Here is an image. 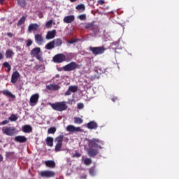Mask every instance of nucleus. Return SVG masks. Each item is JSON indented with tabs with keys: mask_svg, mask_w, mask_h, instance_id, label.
I'll list each match as a JSON object with an SVG mask.
<instances>
[{
	"mask_svg": "<svg viewBox=\"0 0 179 179\" xmlns=\"http://www.w3.org/2000/svg\"><path fill=\"white\" fill-rule=\"evenodd\" d=\"M4 1L5 0H0V4H2Z\"/></svg>",
	"mask_w": 179,
	"mask_h": 179,
	"instance_id": "54",
	"label": "nucleus"
},
{
	"mask_svg": "<svg viewBox=\"0 0 179 179\" xmlns=\"http://www.w3.org/2000/svg\"><path fill=\"white\" fill-rule=\"evenodd\" d=\"M47 89L50 91H57L59 90L61 87L58 84L51 83L46 86Z\"/></svg>",
	"mask_w": 179,
	"mask_h": 179,
	"instance_id": "14",
	"label": "nucleus"
},
{
	"mask_svg": "<svg viewBox=\"0 0 179 179\" xmlns=\"http://www.w3.org/2000/svg\"><path fill=\"white\" fill-rule=\"evenodd\" d=\"M30 55L31 56V57L36 58L39 62L43 61V52L41 50V48L39 47H36L33 48L30 52Z\"/></svg>",
	"mask_w": 179,
	"mask_h": 179,
	"instance_id": "1",
	"label": "nucleus"
},
{
	"mask_svg": "<svg viewBox=\"0 0 179 179\" xmlns=\"http://www.w3.org/2000/svg\"><path fill=\"white\" fill-rule=\"evenodd\" d=\"M3 59V53L0 52V60H1Z\"/></svg>",
	"mask_w": 179,
	"mask_h": 179,
	"instance_id": "51",
	"label": "nucleus"
},
{
	"mask_svg": "<svg viewBox=\"0 0 179 179\" xmlns=\"http://www.w3.org/2000/svg\"><path fill=\"white\" fill-rule=\"evenodd\" d=\"M20 75L19 72L17 71H14L12 73V76H11V83L15 84L18 80V79L20 78Z\"/></svg>",
	"mask_w": 179,
	"mask_h": 179,
	"instance_id": "13",
	"label": "nucleus"
},
{
	"mask_svg": "<svg viewBox=\"0 0 179 179\" xmlns=\"http://www.w3.org/2000/svg\"><path fill=\"white\" fill-rule=\"evenodd\" d=\"M87 127L89 129H96L98 128V123H96V122H95L94 120H92L91 122H89L87 124Z\"/></svg>",
	"mask_w": 179,
	"mask_h": 179,
	"instance_id": "15",
	"label": "nucleus"
},
{
	"mask_svg": "<svg viewBox=\"0 0 179 179\" xmlns=\"http://www.w3.org/2000/svg\"><path fill=\"white\" fill-rule=\"evenodd\" d=\"M7 36L9 37V38H12L13 36V34L12 32H8L7 33Z\"/></svg>",
	"mask_w": 179,
	"mask_h": 179,
	"instance_id": "49",
	"label": "nucleus"
},
{
	"mask_svg": "<svg viewBox=\"0 0 179 179\" xmlns=\"http://www.w3.org/2000/svg\"><path fill=\"white\" fill-rule=\"evenodd\" d=\"M84 108V104L83 103H78V109L81 110Z\"/></svg>",
	"mask_w": 179,
	"mask_h": 179,
	"instance_id": "45",
	"label": "nucleus"
},
{
	"mask_svg": "<svg viewBox=\"0 0 179 179\" xmlns=\"http://www.w3.org/2000/svg\"><path fill=\"white\" fill-rule=\"evenodd\" d=\"M90 174L92 176H94L95 175V170L94 168H91L90 169Z\"/></svg>",
	"mask_w": 179,
	"mask_h": 179,
	"instance_id": "44",
	"label": "nucleus"
},
{
	"mask_svg": "<svg viewBox=\"0 0 179 179\" xmlns=\"http://www.w3.org/2000/svg\"><path fill=\"white\" fill-rule=\"evenodd\" d=\"M75 20V16L73 15H68L64 17V22L66 24H71Z\"/></svg>",
	"mask_w": 179,
	"mask_h": 179,
	"instance_id": "17",
	"label": "nucleus"
},
{
	"mask_svg": "<svg viewBox=\"0 0 179 179\" xmlns=\"http://www.w3.org/2000/svg\"><path fill=\"white\" fill-rule=\"evenodd\" d=\"M78 41V38H77V39H71V40L68 41L67 43L69 44H73V43H76Z\"/></svg>",
	"mask_w": 179,
	"mask_h": 179,
	"instance_id": "43",
	"label": "nucleus"
},
{
	"mask_svg": "<svg viewBox=\"0 0 179 179\" xmlns=\"http://www.w3.org/2000/svg\"><path fill=\"white\" fill-rule=\"evenodd\" d=\"M98 3L99 5L103 6L105 3L104 0H99Z\"/></svg>",
	"mask_w": 179,
	"mask_h": 179,
	"instance_id": "48",
	"label": "nucleus"
},
{
	"mask_svg": "<svg viewBox=\"0 0 179 179\" xmlns=\"http://www.w3.org/2000/svg\"><path fill=\"white\" fill-rule=\"evenodd\" d=\"M14 154V152H6V157H10Z\"/></svg>",
	"mask_w": 179,
	"mask_h": 179,
	"instance_id": "50",
	"label": "nucleus"
},
{
	"mask_svg": "<svg viewBox=\"0 0 179 179\" xmlns=\"http://www.w3.org/2000/svg\"><path fill=\"white\" fill-rule=\"evenodd\" d=\"M56 173L54 171H45L40 173V176L43 178H53Z\"/></svg>",
	"mask_w": 179,
	"mask_h": 179,
	"instance_id": "10",
	"label": "nucleus"
},
{
	"mask_svg": "<svg viewBox=\"0 0 179 179\" xmlns=\"http://www.w3.org/2000/svg\"><path fill=\"white\" fill-rule=\"evenodd\" d=\"M92 161L91 159V158H85V159L84 160V164L86 166H89L92 164Z\"/></svg>",
	"mask_w": 179,
	"mask_h": 179,
	"instance_id": "36",
	"label": "nucleus"
},
{
	"mask_svg": "<svg viewBox=\"0 0 179 179\" xmlns=\"http://www.w3.org/2000/svg\"><path fill=\"white\" fill-rule=\"evenodd\" d=\"M15 141L20 143H23L27 141V138H26L25 136H16L15 137Z\"/></svg>",
	"mask_w": 179,
	"mask_h": 179,
	"instance_id": "20",
	"label": "nucleus"
},
{
	"mask_svg": "<svg viewBox=\"0 0 179 179\" xmlns=\"http://www.w3.org/2000/svg\"><path fill=\"white\" fill-rule=\"evenodd\" d=\"M90 50L92 52V54L95 56L102 55L106 51V49L103 46L99 47H90Z\"/></svg>",
	"mask_w": 179,
	"mask_h": 179,
	"instance_id": "4",
	"label": "nucleus"
},
{
	"mask_svg": "<svg viewBox=\"0 0 179 179\" xmlns=\"http://www.w3.org/2000/svg\"><path fill=\"white\" fill-rule=\"evenodd\" d=\"M56 131H57V129H56V127H50L49 129H48V133L49 134H54L55 132H56Z\"/></svg>",
	"mask_w": 179,
	"mask_h": 179,
	"instance_id": "35",
	"label": "nucleus"
},
{
	"mask_svg": "<svg viewBox=\"0 0 179 179\" xmlns=\"http://www.w3.org/2000/svg\"><path fill=\"white\" fill-rule=\"evenodd\" d=\"M101 143V140H99V138H92L91 140H89V146L91 148H99L103 149V147H101L100 143Z\"/></svg>",
	"mask_w": 179,
	"mask_h": 179,
	"instance_id": "6",
	"label": "nucleus"
},
{
	"mask_svg": "<svg viewBox=\"0 0 179 179\" xmlns=\"http://www.w3.org/2000/svg\"><path fill=\"white\" fill-rule=\"evenodd\" d=\"M99 154V150L96 148H88L87 155L90 157H95Z\"/></svg>",
	"mask_w": 179,
	"mask_h": 179,
	"instance_id": "12",
	"label": "nucleus"
},
{
	"mask_svg": "<svg viewBox=\"0 0 179 179\" xmlns=\"http://www.w3.org/2000/svg\"><path fill=\"white\" fill-rule=\"evenodd\" d=\"M78 19H80L82 21H85L86 20V15L82 14L78 16Z\"/></svg>",
	"mask_w": 179,
	"mask_h": 179,
	"instance_id": "41",
	"label": "nucleus"
},
{
	"mask_svg": "<svg viewBox=\"0 0 179 179\" xmlns=\"http://www.w3.org/2000/svg\"><path fill=\"white\" fill-rule=\"evenodd\" d=\"M70 1H71V3H74V2H76L77 0H70Z\"/></svg>",
	"mask_w": 179,
	"mask_h": 179,
	"instance_id": "53",
	"label": "nucleus"
},
{
	"mask_svg": "<svg viewBox=\"0 0 179 179\" xmlns=\"http://www.w3.org/2000/svg\"><path fill=\"white\" fill-rule=\"evenodd\" d=\"M18 119V116H17V115H11L10 116V117L8 118V120L11 122H15Z\"/></svg>",
	"mask_w": 179,
	"mask_h": 179,
	"instance_id": "34",
	"label": "nucleus"
},
{
	"mask_svg": "<svg viewBox=\"0 0 179 179\" xmlns=\"http://www.w3.org/2000/svg\"><path fill=\"white\" fill-rule=\"evenodd\" d=\"M32 131V127L29 126V124H25L24 126L22 127V131L28 134L31 132Z\"/></svg>",
	"mask_w": 179,
	"mask_h": 179,
	"instance_id": "22",
	"label": "nucleus"
},
{
	"mask_svg": "<svg viewBox=\"0 0 179 179\" xmlns=\"http://www.w3.org/2000/svg\"><path fill=\"white\" fill-rule=\"evenodd\" d=\"M2 133L8 136H13L17 134V130L15 127H3Z\"/></svg>",
	"mask_w": 179,
	"mask_h": 179,
	"instance_id": "5",
	"label": "nucleus"
},
{
	"mask_svg": "<svg viewBox=\"0 0 179 179\" xmlns=\"http://www.w3.org/2000/svg\"><path fill=\"white\" fill-rule=\"evenodd\" d=\"M45 48L46 50H50L53 49L55 48L54 41H52L48 43Z\"/></svg>",
	"mask_w": 179,
	"mask_h": 179,
	"instance_id": "28",
	"label": "nucleus"
},
{
	"mask_svg": "<svg viewBox=\"0 0 179 179\" xmlns=\"http://www.w3.org/2000/svg\"><path fill=\"white\" fill-rule=\"evenodd\" d=\"M62 148V144H56L55 145V151L59 152L61 150V148Z\"/></svg>",
	"mask_w": 179,
	"mask_h": 179,
	"instance_id": "39",
	"label": "nucleus"
},
{
	"mask_svg": "<svg viewBox=\"0 0 179 179\" xmlns=\"http://www.w3.org/2000/svg\"><path fill=\"white\" fill-rule=\"evenodd\" d=\"M26 16H22L18 21L17 26H21L23 24L26 20Z\"/></svg>",
	"mask_w": 179,
	"mask_h": 179,
	"instance_id": "33",
	"label": "nucleus"
},
{
	"mask_svg": "<svg viewBox=\"0 0 179 179\" xmlns=\"http://www.w3.org/2000/svg\"><path fill=\"white\" fill-rule=\"evenodd\" d=\"M73 59V53H69L66 55H64V62H69Z\"/></svg>",
	"mask_w": 179,
	"mask_h": 179,
	"instance_id": "27",
	"label": "nucleus"
},
{
	"mask_svg": "<svg viewBox=\"0 0 179 179\" xmlns=\"http://www.w3.org/2000/svg\"><path fill=\"white\" fill-rule=\"evenodd\" d=\"M65 60V55L63 53H59L54 56L53 61L55 63L61 64Z\"/></svg>",
	"mask_w": 179,
	"mask_h": 179,
	"instance_id": "7",
	"label": "nucleus"
},
{
	"mask_svg": "<svg viewBox=\"0 0 179 179\" xmlns=\"http://www.w3.org/2000/svg\"><path fill=\"white\" fill-rule=\"evenodd\" d=\"M52 26V20H49L47 22L46 24H45V27L46 28H51Z\"/></svg>",
	"mask_w": 179,
	"mask_h": 179,
	"instance_id": "40",
	"label": "nucleus"
},
{
	"mask_svg": "<svg viewBox=\"0 0 179 179\" xmlns=\"http://www.w3.org/2000/svg\"><path fill=\"white\" fill-rule=\"evenodd\" d=\"M96 28H97V27L94 24V22L87 23V24H86V25H85V29H91V30H94V29H96Z\"/></svg>",
	"mask_w": 179,
	"mask_h": 179,
	"instance_id": "29",
	"label": "nucleus"
},
{
	"mask_svg": "<svg viewBox=\"0 0 179 179\" xmlns=\"http://www.w3.org/2000/svg\"><path fill=\"white\" fill-rule=\"evenodd\" d=\"M53 42H54V44L55 45V46H57V47H59L62 44V40L61 38H56V39L53 40Z\"/></svg>",
	"mask_w": 179,
	"mask_h": 179,
	"instance_id": "31",
	"label": "nucleus"
},
{
	"mask_svg": "<svg viewBox=\"0 0 179 179\" xmlns=\"http://www.w3.org/2000/svg\"><path fill=\"white\" fill-rule=\"evenodd\" d=\"M35 41L37 44L41 45L43 42V38L41 34H37L35 35Z\"/></svg>",
	"mask_w": 179,
	"mask_h": 179,
	"instance_id": "21",
	"label": "nucleus"
},
{
	"mask_svg": "<svg viewBox=\"0 0 179 179\" xmlns=\"http://www.w3.org/2000/svg\"><path fill=\"white\" fill-rule=\"evenodd\" d=\"M63 139H64V136L61 134L60 136H58L57 137H56L55 141L57 142V144L62 145Z\"/></svg>",
	"mask_w": 179,
	"mask_h": 179,
	"instance_id": "30",
	"label": "nucleus"
},
{
	"mask_svg": "<svg viewBox=\"0 0 179 179\" xmlns=\"http://www.w3.org/2000/svg\"><path fill=\"white\" fill-rule=\"evenodd\" d=\"M38 99L39 94L38 93L32 94L29 99V105L31 106H35L38 103Z\"/></svg>",
	"mask_w": 179,
	"mask_h": 179,
	"instance_id": "8",
	"label": "nucleus"
},
{
	"mask_svg": "<svg viewBox=\"0 0 179 179\" xmlns=\"http://www.w3.org/2000/svg\"><path fill=\"white\" fill-rule=\"evenodd\" d=\"M83 122V119L81 117H74V123L78 124H81Z\"/></svg>",
	"mask_w": 179,
	"mask_h": 179,
	"instance_id": "32",
	"label": "nucleus"
},
{
	"mask_svg": "<svg viewBox=\"0 0 179 179\" xmlns=\"http://www.w3.org/2000/svg\"><path fill=\"white\" fill-rule=\"evenodd\" d=\"M73 157H81V154H80V152H76L74 154V155H73Z\"/></svg>",
	"mask_w": 179,
	"mask_h": 179,
	"instance_id": "47",
	"label": "nucleus"
},
{
	"mask_svg": "<svg viewBox=\"0 0 179 179\" xmlns=\"http://www.w3.org/2000/svg\"><path fill=\"white\" fill-rule=\"evenodd\" d=\"M0 101H1V98H0Z\"/></svg>",
	"mask_w": 179,
	"mask_h": 179,
	"instance_id": "56",
	"label": "nucleus"
},
{
	"mask_svg": "<svg viewBox=\"0 0 179 179\" xmlns=\"http://www.w3.org/2000/svg\"><path fill=\"white\" fill-rule=\"evenodd\" d=\"M3 65L4 67L8 69V72L10 71L11 66H10V65L9 64V63L8 62H5Z\"/></svg>",
	"mask_w": 179,
	"mask_h": 179,
	"instance_id": "37",
	"label": "nucleus"
},
{
	"mask_svg": "<svg viewBox=\"0 0 179 179\" xmlns=\"http://www.w3.org/2000/svg\"><path fill=\"white\" fill-rule=\"evenodd\" d=\"M46 144L49 147H52L53 146V143H54V138L53 137H47L45 139Z\"/></svg>",
	"mask_w": 179,
	"mask_h": 179,
	"instance_id": "25",
	"label": "nucleus"
},
{
	"mask_svg": "<svg viewBox=\"0 0 179 179\" xmlns=\"http://www.w3.org/2000/svg\"><path fill=\"white\" fill-rule=\"evenodd\" d=\"M8 123H9L8 120H3L1 122V123H0V125H6V124H7Z\"/></svg>",
	"mask_w": 179,
	"mask_h": 179,
	"instance_id": "46",
	"label": "nucleus"
},
{
	"mask_svg": "<svg viewBox=\"0 0 179 179\" xmlns=\"http://www.w3.org/2000/svg\"><path fill=\"white\" fill-rule=\"evenodd\" d=\"M66 130L69 132L71 133H78V132H83V130L80 127H75V126H73V124H69L66 127Z\"/></svg>",
	"mask_w": 179,
	"mask_h": 179,
	"instance_id": "9",
	"label": "nucleus"
},
{
	"mask_svg": "<svg viewBox=\"0 0 179 179\" xmlns=\"http://www.w3.org/2000/svg\"><path fill=\"white\" fill-rule=\"evenodd\" d=\"M56 36V30L54 29L52 31H49L46 36L47 40H51L53 39Z\"/></svg>",
	"mask_w": 179,
	"mask_h": 179,
	"instance_id": "19",
	"label": "nucleus"
},
{
	"mask_svg": "<svg viewBox=\"0 0 179 179\" xmlns=\"http://www.w3.org/2000/svg\"><path fill=\"white\" fill-rule=\"evenodd\" d=\"M27 47H30L33 44V41L31 39H28L26 41Z\"/></svg>",
	"mask_w": 179,
	"mask_h": 179,
	"instance_id": "42",
	"label": "nucleus"
},
{
	"mask_svg": "<svg viewBox=\"0 0 179 179\" xmlns=\"http://www.w3.org/2000/svg\"><path fill=\"white\" fill-rule=\"evenodd\" d=\"M51 107L55 110L59 111V112L66 110L68 108L66 101H60V102L53 103H52Z\"/></svg>",
	"mask_w": 179,
	"mask_h": 179,
	"instance_id": "2",
	"label": "nucleus"
},
{
	"mask_svg": "<svg viewBox=\"0 0 179 179\" xmlns=\"http://www.w3.org/2000/svg\"><path fill=\"white\" fill-rule=\"evenodd\" d=\"M40 27V25L36 23H31L28 27V31L31 32L32 31H36Z\"/></svg>",
	"mask_w": 179,
	"mask_h": 179,
	"instance_id": "16",
	"label": "nucleus"
},
{
	"mask_svg": "<svg viewBox=\"0 0 179 179\" xmlns=\"http://www.w3.org/2000/svg\"><path fill=\"white\" fill-rule=\"evenodd\" d=\"M78 90L77 85H71L69 87V90L65 92V96H70L71 93H76Z\"/></svg>",
	"mask_w": 179,
	"mask_h": 179,
	"instance_id": "11",
	"label": "nucleus"
},
{
	"mask_svg": "<svg viewBox=\"0 0 179 179\" xmlns=\"http://www.w3.org/2000/svg\"><path fill=\"white\" fill-rule=\"evenodd\" d=\"M1 92L3 94V95H4L7 97H10L13 99H15V96L8 90H4L3 91H1Z\"/></svg>",
	"mask_w": 179,
	"mask_h": 179,
	"instance_id": "18",
	"label": "nucleus"
},
{
	"mask_svg": "<svg viewBox=\"0 0 179 179\" xmlns=\"http://www.w3.org/2000/svg\"><path fill=\"white\" fill-rule=\"evenodd\" d=\"M77 69H80V65L76 62H71V63L63 66L64 71H73Z\"/></svg>",
	"mask_w": 179,
	"mask_h": 179,
	"instance_id": "3",
	"label": "nucleus"
},
{
	"mask_svg": "<svg viewBox=\"0 0 179 179\" xmlns=\"http://www.w3.org/2000/svg\"><path fill=\"white\" fill-rule=\"evenodd\" d=\"M76 9L80 13H83L85 10V6L83 3L78 4L76 7Z\"/></svg>",
	"mask_w": 179,
	"mask_h": 179,
	"instance_id": "26",
	"label": "nucleus"
},
{
	"mask_svg": "<svg viewBox=\"0 0 179 179\" xmlns=\"http://www.w3.org/2000/svg\"><path fill=\"white\" fill-rule=\"evenodd\" d=\"M2 160H3V157H2V155L0 154V162H2Z\"/></svg>",
	"mask_w": 179,
	"mask_h": 179,
	"instance_id": "52",
	"label": "nucleus"
},
{
	"mask_svg": "<svg viewBox=\"0 0 179 179\" xmlns=\"http://www.w3.org/2000/svg\"><path fill=\"white\" fill-rule=\"evenodd\" d=\"M14 52L12 49H7L6 51V56L7 59H10L14 55Z\"/></svg>",
	"mask_w": 179,
	"mask_h": 179,
	"instance_id": "24",
	"label": "nucleus"
},
{
	"mask_svg": "<svg viewBox=\"0 0 179 179\" xmlns=\"http://www.w3.org/2000/svg\"><path fill=\"white\" fill-rule=\"evenodd\" d=\"M18 4L21 7L24 8L26 6V1H25V0H18Z\"/></svg>",
	"mask_w": 179,
	"mask_h": 179,
	"instance_id": "38",
	"label": "nucleus"
},
{
	"mask_svg": "<svg viewBox=\"0 0 179 179\" xmlns=\"http://www.w3.org/2000/svg\"><path fill=\"white\" fill-rule=\"evenodd\" d=\"M81 179H86V177H82Z\"/></svg>",
	"mask_w": 179,
	"mask_h": 179,
	"instance_id": "55",
	"label": "nucleus"
},
{
	"mask_svg": "<svg viewBox=\"0 0 179 179\" xmlns=\"http://www.w3.org/2000/svg\"><path fill=\"white\" fill-rule=\"evenodd\" d=\"M45 164L47 167L54 169L56 166L55 162L54 161H46L45 162Z\"/></svg>",
	"mask_w": 179,
	"mask_h": 179,
	"instance_id": "23",
	"label": "nucleus"
}]
</instances>
